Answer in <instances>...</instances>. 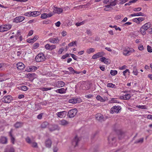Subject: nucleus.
Returning a JSON list of instances; mask_svg holds the SVG:
<instances>
[{"label":"nucleus","mask_w":152,"mask_h":152,"mask_svg":"<svg viewBox=\"0 0 152 152\" xmlns=\"http://www.w3.org/2000/svg\"><path fill=\"white\" fill-rule=\"evenodd\" d=\"M45 58L42 53L38 54L35 58V60L37 62H40L44 61Z\"/></svg>","instance_id":"obj_1"},{"label":"nucleus","mask_w":152,"mask_h":152,"mask_svg":"<svg viewBox=\"0 0 152 152\" xmlns=\"http://www.w3.org/2000/svg\"><path fill=\"white\" fill-rule=\"evenodd\" d=\"M77 112V109L75 108L72 109L68 112L67 116L70 118H73L76 115Z\"/></svg>","instance_id":"obj_2"},{"label":"nucleus","mask_w":152,"mask_h":152,"mask_svg":"<svg viewBox=\"0 0 152 152\" xmlns=\"http://www.w3.org/2000/svg\"><path fill=\"white\" fill-rule=\"evenodd\" d=\"M2 101L5 103H9L13 100L12 97L10 95L4 96L1 99Z\"/></svg>","instance_id":"obj_3"},{"label":"nucleus","mask_w":152,"mask_h":152,"mask_svg":"<svg viewBox=\"0 0 152 152\" xmlns=\"http://www.w3.org/2000/svg\"><path fill=\"white\" fill-rule=\"evenodd\" d=\"M135 50L132 48H126L124 49L123 53L125 56H129Z\"/></svg>","instance_id":"obj_4"},{"label":"nucleus","mask_w":152,"mask_h":152,"mask_svg":"<svg viewBox=\"0 0 152 152\" xmlns=\"http://www.w3.org/2000/svg\"><path fill=\"white\" fill-rule=\"evenodd\" d=\"M11 26L10 24H5L0 26V31L3 32L10 30L11 28Z\"/></svg>","instance_id":"obj_5"},{"label":"nucleus","mask_w":152,"mask_h":152,"mask_svg":"<svg viewBox=\"0 0 152 152\" xmlns=\"http://www.w3.org/2000/svg\"><path fill=\"white\" fill-rule=\"evenodd\" d=\"M48 129L50 131L52 132L56 130H59L60 128L57 125L51 124L49 125Z\"/></svg>","instance_id":"obj_6"},{"label":"nucleus","mask_w":152,"mask_h":152,"mask_svg":"<svg viewBox=\"0 0 152 152\" xmlns=\"http://www.w3.org/2000/svg\"><path fill=\"white\" fill-rule=\"evenodd\" d=\"M80 140V138L78 137L77 135L72 140V145L74 147H76L78 145V143Z\"/></svg>","instance_id":"obj_7"},{"label":"nucleus","mask_w":152,"mask_h":152,"mask_svg":"<svg viewBox=\"0 0 152 152\" xmlns=\"http://www.w3.org/2000/svg\"><path fill=\"white\" fill-rule=\"evenodd\" d=\"M121 107L119 106H114L111 109L110 113H118L119 112V111L121 109Z\"/></svg>","instance_id":"obj_8"},{"label":"nucleus","mask_w":152,"mask_h":152,"mask_svg":"<svg viewBox=\"0 0 152 152\" xmlns=\"http://www.w3.org/2000/svg\"><path fill=\"white\" fill-rule=\"evenodd\" d=\"M81 102V99L80 98H73L69 99V102L72 104L78 103Z\"/></svg>","instance_id":"obj_9"},{"label":"nucleus","mask_w":152,"mask_h":152,"mask_svg":"<svg viewBox=\"0 0 152 152\" xmlns=\"http://www.w3.org/2000/svg\"><path fill=\"white\" fill-rule=\"evenodd\" d=\"M108 140L110 143H111V144L114 146H116V144H115V142H116V139L115 137L112 138L110 136H109L108 138Z\"/></svg>","instance_id":"obj_10"},{"label":"nucleus","mask_w":152,"mask_h":152,"mask_svg":"<svg viewBox=\"0 0 152 152\" xmlns=\"http://www.w3.org/2000/svg\"><path fill=\"white\" fill-rule=\"evenodd\" d=\"M105 55V53L103 52H101L94 54L92 57V58L95 59L99 57Z\"/></svg>","instance_id":"obj_11"},{"label":"nucleus","mask_w":152,"mask_h":152,"mask_svg":"<svg viewBox=\"0 0 152 152\" xmlns=\"http://www.w3.org/2000/svg\"><path fill=\"white\" fill-rule=\"evenodd\" d=\"M66 113H67L66 111H63L57 113L56 115L58 117L62 118L66 116Z\"/></svg>","instance_id":"obj_12"},{"label":"nucleus","mask_w":152,"mask_h":152,"mask_svg":"<svg viewBox=\"0 0 152 152\" xmlns=\"http://www.w3.org/2000/svg\"><path fill=\"white\" fill-rule=\"evenodd\" d=\"M13 130L11 129L9 132V135L10 137L11 142L13 144H14L15 139L12 134Z\"/></svg>","instance_id":"obj_13"},{"label":"nucleus","mask_w":152,"mask_h":152,"mask_svg":"<svg viewBox=\"0 0 152 152\" xmlns=\"http://www.w3.org/2000/svg\"><path fill=\"white\" fill-rule=\"evenodd\" d=\"M55 86L58 88H60L64 86L65 85V83L61 81H58L55 83Z\"/></svg>","instance_id":"obj_14"},{"label":"nucleus","mask_w":152,"mask_h":152,"mask_svg":"<svg viewBox=\"0 0 152 152\" xmlns=\"http://www.w3.org/2000/svg\"><path fill=\"white\" fill-rule=\"evenodd\" d=\"M25 19V18L23 16L17 17L13 20V22L16 23L20 22L23 21Z\"/></svg>","instance_id":"obj_15"},{"label":"nucleus","mask_w":152,"mask_h":152,"mask_svg":"<svg viewBox=\"0 0 152 152\" xmlns=\"http://www.w3.org/2000/svg\"><path fill=\"white\" fill-rule=\"evenodd\" d=\"M4 152H15V150L13 147L7 146L4 149Z\"/></svg>","instance_id":"obj_16"},{"label":"nucleus","mask_w":152,"mask_h":152,"mask_svg":"<svg viewBox=\"0 0 152 152\" xmlns=\"http://www.w3.org/2000/svg\"><path fill=\"white\" fill-rule=\"evenodd\" d=\"M7 138L6 137L1 136L0 138V142L2 144H7Z\"/></svg>","instance_id":"obj_17"},{"label":"nucleus","mask_w":152,"mask_h":152,"mask_svg":"<svg viewBox=\"0 0 152 152\" xmlns=\"http://www.w3.org/2000/svg\"><path fill=\"white\" fill-rule=\"evenodd\" d=\"M96 120L100 121H104L103 116L100 113H98L96 114Z\"/></svg>","instance_id":"obj_18"},{"label":"nucleus","mask_w":152,"mask_h":152,"mask_svg":"<svg viewBox=\"0 0 152 152\" xmlns=\"http://www.w3.org/2000/svg\"><path fill=\"white\" fill-rule=\"evenodd\" d=\"M52 141L50 139H48L45 141V145L46 147L50 148L51 146Z\"/></svg>","instance_id":"obj_19"},{"label":"nucleus","mask_w":152,"mask_h":152,"mask_svg":"<svg viewBox=\"0 0 152 152\" xmlns=\"http://www.w3.org/2000/svg\"><path fill=\"white\" fill-rule=\"evenodd\" d=\"M67 88L64 89V88H61L58 89L55 91L56 93H58L61 94L65 93Z\"/></svg>","instance_id":"obj_20"},{"label":"nucleus","mask_w":152,"mask_h":152,"mask_svg":"<svg viewBox=\"0 0 152 152\" xmlns=\"http://www.w3.org/2000/svg\"><path fill=\"white\" fill-rule=\"evenodd\" d=\"M59 124L63 126H66L69 123V122L64 119H62L59 121Z\"/></svg>","instance_id":"obj_21"},{"label":"nucleus","mask_w":152,"mask_h":152,"mask_svg":"<svg viewBox=\"0 0 152 152\" xmlns=\"http://www.w3.org/2000/svg\"><path fill=\"white\" fill-rule=\"evenodd\" d=\"M17 67L18 69L22 70L24 68L25 66L22 62L18 63L17 64Z\"/></svg>","instance_id":"obj_22"},{"label":"nucleus","mask_w":152,"mask_h":152,"mask_svg":"<svg viewBox=\"0 0 152 152\" xmlns=\"http://www.w3.org/2000/svg\"><path fill=\"white\" fill-rule=\"evenodd\" d=\"M63 12V10L61 8L55 7L54 10V13L59 14Z\"/></svg>","instance_id":"obj_23"},{"label":"nucleus","mask_w":152,"mask_h":152,"mask_svg":"<svg viewBox=\"0 0 152 152\" xmlns=\"http://www.w3.org/2000/svg\"><path fill=\"white\" fill-rule=\"evenodd\" d=\"M49 41L50 42L53 43H57L59 42V40L57 37L56 38H52L49 39Z\"/></svg>","instance_id":"obj_24"},{"label":"nucleus","mask_w":152,"mask_h":152,"mask_svg":"<svg viewBox=\"0 0 152 152\" xmlns=\"http://www.w3.org/2000/svg\"><path fill=\"white\" fill-rule=\"evenodd\" d=\"M23 125V123L17 122L14 125V126L16 128H18L22 127Z\"/></svg>","instance_id":"obj_25"},{"label":"nucleus","mask_w":152,"mask_h":152,"mask_svg":"<svg viewBox=\"0 0 152 152\" xmlns=\"http://www.w3.org/2000/svg\"><path fill=\"white\" fill-rule=\"evenodd\" d=\"M146 30H148V29L151 27V23L149 22L145 24L142 26Z\"/></svg>","instance_id":"obj_26"},{"label":"nucleus","mask_w":152,"mask_h":152,"mask_svg":"<svg viewBox=\"0 0 152 152\" xmlns=\"http://www.w3.org/2000/svg\"><path fill=\"white\" fill-rule=\"evenodd\" d=\"M144 15L145 14L141 12H140L138 13H136L131 14L130 15V16L132 17L140 16H144Z\"/></svg>","instance_id":"obj_27"},{"label":"nucleus","mask_w":152,"mask_h":152,"mask_svg":"<svg viewBox=\"0 0 152 152\" xmlns=\"http://www.w3.org/2000/svg\"><path fill=\"white\" fill-rule=\"evenodd\" d=\"M49 125L48 123L46 121L42 123L41 125V127L42 129H45Z\"/></svg>","instance_id":"obj_28"},{"label":"nucleus","mask_w":152,"mask_h":152,"mask_svg":"<svg viewBox=\"0 0 152 152\" xmlns=\"http://www.w3.org/2000/svg\"><path fill=\"white\" fill-rule=\"evenodd\" d=\"M37 69V67L34 66H30L28 69V71L29 72H34Z\"/></svg>","instance_id":"obj_29"},{"label":"nucleus","mask_w":152,"mask_h":152,"mask_svg":"<svg viewBox=\"0 0 152 152\" xmlns=\"http://www.w3.org/2000/svg\"><path fill=\"white\" fill-rule=\"evenodd\" d=\"M68 69L73 74H79L81 72H77L75 70L73 69L72 67H69L68 68Z\"/></svg>","instance_id":"obj_30"},{"label":"nucleus","mask_w":152,"mask_h":152,"mask_svg":"<svg viewBox=\"0 0 152 152\" xmlns=\"http://www.w3.org/2000/svg\"><path fill=\"white\" fill-rule=\"evenodd\" d=\"M90 4L89 3H88L87 4L84 5H80L77 7H74V8L75 9V8H77V9H79L83 7H85L86 6H88Z\"/></svg>","instance_id":"obj_31"},{"label":"nucleus","mask_w":152,"mask_h":152,"mask_svg":"<svg viewBox=\"0 0 152 152\" xmlns=\"http://www.w3.org/2000/svg\"><path fill=\"white\" fill-rule=\"evenodd\" d=\"M147 30L145 29L142 26L140 29V31L141 34L143 35H145L146 33Z\"/></svg>","instance_id":"obj_32"},{"label":"nucleus","mask_w":152,"mask_h":152,"mask_svg":"<svg viewBox=\"0 0 152 152\" xmlns=\"http://www.w3.org/2000/svg\"><path fill=\"white\" fill-rule=\"evenodd\" d=\"M131 97L130 94H125L123 96V99L124 100H128L130 99Z\"/></svg>","instance_id":"obj_33"},{"label":"nucleus","mask_w":152,"mask_h":152,"mask_svg":"<svg viewBox=\"0 0 152 152\" xmlns=\"http://www.w3.org/2000/svg\"><path fill=\"white\" fill-rule=\"evenodd\" d=\"M107 86L108 87L113 88H116V86L112 83H107Z\"/></svg>","instance_id":"obj_34"},{"label":"nucleus","mask_w":152,"mask_h":152,"mask_svg":"<svg viewBox=\"0 0 152 152\" xmlns=\"http://www.w3.org/2000/svg\"><path fill=\"white\" fill-rule=\"evenodd\" d=\"M124 134L122 132L120 131V133L118 135V139L119 140L121 139L122 138H124Z\"/></svg>","instance_id":"obj_35"},{"label":"nucleus","mask_w":152,"mask_h":152,"mask_svg":"<svg viewBox=\"0 0 152 152\" xmlns=\"http://www.w3.org/2000/svg\"><path fill=\"white\" fill-rule=\"evenodd\" d=\"M40 12L38 11L32 12V16H36L40 14Z\"/></svg>","instance_id":"obj_36"},{"label":"nucleus","mask_w":152,"mask_h":152,"mask_svg":"<svg viewBox=\"0 0 152 152\" xmlns=\"http://www.w3.org/2000/svg\"><path fill=\"white\" fill-rule=\"evenodd\" d=\"M110 6V4L105 6V8L104 9V10L107 11L112 9V8Z\"/></svg>","instance_id":"obj_37"},{"label":"nucleus","mask_w":152,"mask_h":152,"mask_svg":"<svg viewBox=\"0 0 152 152\" xmlns=\"http://www.w3.org/2000/svg\"><path fill=\"white\" fill-rule=\"evenodd\" d=\"M136 107L139 109H147V107L145 105H137Z\"/></svg>","instance_id":"obj_38"},{"label":"nucleus","mask_w":152,"mask_h":152,"mask_svg":"<svg viewBox=\"0 0 152 152\" xmlns=\"http://www.w3.org/2000/svg\"><path fill=\"white\" fill-rule=\"evenodd\" d=\"M144 138H142L140 139L139 140H136L134 142V144H137L138 143H142L143 142Z\"/></svg>","instance_id":"obj_39"},{"label":"nucleus","mask_w":152,"mask_h":152,"mask_svg":"<svg viewBox=\"0 0 152 152\" xmlns=\"http://www.w3.org/2000/svg\"><path fill=\"white\" fill-rule=\"evenodd\" d=\"M77 42L76 41H73L68 44V45L69 46H72L74 45H77Z\"/></svg>","instance_id":"obj_40"},{"label":"nucleus","mask_w":152,"mask_h":152,"mask_svg":"<svg viewBox=\"0 0 152 152\" xmlns=\"http://www.w3.org/2000/svg\"><path fill=\"white\" fill-rule=\"evenodd\" d=\"M133 73H134V75H138V72L137 71V70L136 67H133Z\"/></svg>","instance_id":"obj_41"},{"label":"nucleus","mask_w":152,"mask_h":152,"mask_svg":"<svg viewBox=\"0 0 152 152\" xmlns=\"http://www.w3.org/2000/svg\"><path fill=\"white\" fill-rule=\"evenodd\" d=\"M96 99L102 102H103L104 101V99L99 95H98L97 96Z\"/></svg>","instance_id":"obj_42"},{"label":"nucleus","mask_w":152,"mask_h":152,"mask_svg":"<svg viewBox=\"0 0 152 152\" xmlns=\"http://www.w3.org/2000/svg\"><path fill=\"white\" fill-rule=\"evenodd\" d=\"M94 51V50L93 48H90L87 50L86 52L90 54L91 53L93 52Z\"/></svg>","instance_id":"obj_43"},{"label":"nucleus","mask_w":152,"mask_h":152,"mask_svg":"<svg viewBox=\"0 0 152 152\" xmlns=\"http://www.w3.org/2000/svg\"><path fill=\"white\" fill-rule=\"evenodd\" d=\"M117 73V71L116 70H111L110 72V74L114 76Z\"/></svg>","instance_id":"obj_44"},{"label":"nucleus","mask_w":152,"mask_h":152,"mask_svg":"<svg viewBox=\"0 0 152 152\" xmlns=\"http://www.w3.org/2000/svg\"><path fill=\"white\" fill-rule=\"evenodd\" d=\"M20 89L22 91H26L28 90V88L26 86H23L21 87Z\"/></svg>","instance_id":"obj_45"},{"label":"nucleus","mask_w":152,"mask_h":152,"mask_svg":"<svg viewBox=\"0 0 152 152\" xmlns=\"http://www.w3.org/2000/svg\"><path fill=\"white\" fill-rule=\"evenodd\" d=\"M24 15L27 16H32V12H26L24 13Z\"/></svg>","instance_id":"obj_46"},{"label":"nucleus","mask_w":152,"mask_h":152,"mask_svg":"<svg viewBox=\"0 0 152 152\" xmlns=\"http://www.w3.org/2000/svg\"><path fill=\"white\" fill-rule=\"evenodd\" d=\"M53 88L51 87L50 88H41V90L43 91H47L48 90H50L51 89H52Z\"/></svg>","instance_id":"obj_47"},{"label":"nucleus","mask_w":152,"mask_h":152,"mask_svg":"<svg viewBox=\"0 0 152 152\" xmlns=\"http://www.w3.org/2000/svg\"><path fill=\"white\" fill-rule=\"evenodd\" d=\"M25 140L29 144H31V141L29 137H28L25 139Z\"/></svg>","instance_id":"obj_48"},{"label":"nucleus","mask_w":152,"mask_h":152,"mask_svg":"<svg viewBox=\"0 0 152 152\" xmlns=\"http://www.w3.org/2000/svg\"><path fill=\"white\" fill-rule=\"evenodd\" d=\"M85 23V21H83L81 22L80 23H76V25L78 26H80V25L84 24Z\"/></svg>","instance_id":"obj_49"},{"label":"nucleus","mask_w":152,"mask_h":152,"mask_svg":"<svg viewBox=\"0 0 152 152\" xmlns=\"http://www.w3.org/2000/svg\"><path fill=\"white\" fill-rule=\"evenodd\" d=\"M41 18L43 19H45L47 18L46 13H44L41 14Z\"/></svg>","instance_id":"obj_50"},{"label":"nucleus","mask_w":152,"mask_h":152,"mask_svg":"<svg viewBox=\"0 0 152 152\" xmlns=\"http://www.w3.org/2000/svg\"><path fill=\"white\" fill-rule=\"evenodd\" d=\"M147 50L148 52L151 53L152 52V49L151 46L148 45L147 46Z\"/></svg>","instance_id":"obj_51"},{"label":"nucleus","mask_w":152,"mask_h":152,"mask_svg":"<svg viewBox=\"0 0 152 152\" xmlns=\"http://www.w3.org/2000/svg\"><path fill=\"white\" fill-rule=\"evenodd\" d=\"M39 44L38 43H35L33 46L34 49H35L39 47Z\"/></svg>","instance_id":"obj_52"},{"label":"nucleus","mask_w":152,"mask_h":152,"mask_svg":"<svg viewBox=\"0 0 152 152\" xmlns=\"http://www.w3.org/2000/svg\"><path fill=\"white\" fill-rule=\"evenodd\" d=\"M111 103H118L119 102L115 98H112L111 101Z\"/></svg>","instance_id":"obj_53"},{"label":"nucleus","mask_w":152,"mask_h":152,"mask_svg":"<svg viewBox=\"0 0 152 152\" xmlns=\"http://www.w3.org/2000/svg\"><path fill=\"white\" fill-rule=\"evenodd\" d=\"M141 8L140 7L137 8H135L133 9V10L135 12H138L140 11L141 10Z\"/></svg>","instance_id":"obj_54"},{"label":"nucleus","mask_w":152,"mask_h":152,"mask_svg":"<svg viewBox=\"0 0 152 152\" xmlns=\"http://www.w3.org/2000/svg\"><path fill=\"white\" fill-rule=\"evenodd\" d=\"M72 58L75 60H77V56L73 54H70Z\"/></svg>","instance_id":"obj_55"},{"label":"nucleus","mask_w":152,"mask_h":152,"mask_svg":"<svg viewBox=\"0 0 152 152\" xmlns=\"http://www.w3.org/2000/svg\"><path fill=\"white\" fill-rule=\"evenodd\" d=\"M43 113H41L39 115H38L37 116V118L39 119H42V116L43 115Z\"/></svg>","instance_id":"obj_56"},{"label":"nucleus","mask_w":152,"mask_h":152,"mask_svg":"<svg viewBox=\"0 0 152 152\" xmlns=\"http://www.w3.org/2000/svg\"><path fill=\"white\" fill-rule=\"evenodd\" d=\"M32 144V146L33 147H36L37 146V144L35 142H31V143Z\"/></svg>","instance_id":"obj_57"},{"label":"nucleus","mask_w":152,"mask_h":152,"mask_svg":"<svg viewBox=\"0 0 152 152\" xmlns=\"http://www.w3.org/2000/svg\"><path fill=\"white\" fill-rule=\"evenodd\" d=\"M45 48L47 50H50V45L49 44H48L45 45Z\"/></svg>","instance_id":"obj_58"},{"label":"nucleus","mask_w":152,"mask_h":152,"mask_svg":"<svg viewBox=\"0 0 152 152\" xmlns=\"http://www.w3.org/2000/svg\"><path fill=\"white\" fill-rule=\"evenodd\" d=\"M35 109L37 110H39L41 108L40 105H39V104H35Z\"/></svg>","instance_id":"obj_59"},{"label":"nucleus","mask_w":152,"mask_h":152,"mask_svg":"<svg viewBox=\"0 0 152 152\" xmlns=\"http://www.w3.org/2000/svg\"><path fill=\"white\" fill-rule=\"evenodd\" d=\"M128 1L127 0H121L119 3L120 4H122Z\"/></svg>","instance_id":"obj_60"},{"label":"nucleus","mask_w":152,"mask_h":152,"mask_svg":"<svg viewBox=\"0 0 152 152\" xmlns=\"http://www.w3.org/2000/svg\"><path fill=\"white\" fill-rule=\"evenodd\" d=\"M115 1H110V6H115L116 5V3H115Z\"/></svg>","instance_id":"obj_61"},{"label":"nucleus","mask_w":152,"mask_h":152,"mask_svg":"<svg viewBox=\"0 0 152 152\" xmlns=\"http://www.w3.org/2000/svg\"><path fill=\"white\" fill-rule=\"evenodd\" d=\"M86 33L88 35H91L92 34L91 31L89 29H87Z\"/></svg>","instance_id":"obj_62"},{"label":"nucleus","mask_w":152,"mask_h":152,"mask_svg":"<svg viewBox=\"0 0 152 152\" xmlns=\"http://www.w3.org/2000/svg\"><path fill=\"white\" fill-rule=\"evenodd\" d=\"M104 63L105 64H109L110 63V61L108 59H106L105 58V60Z\"/></svg>","instance_id":"obj_63"},{"label":"nucleus","mask_w":152,"mask_h":152,"mask_svg":"<svg viewBox=\"0 0 152 152\" xmlns=\"http://www.w3.org/2000/svg\"><path fill=\"white\" fill-rule=\"evenodd\" d=\"M58 150V148L56 146H54L53 148V151L54 152H57Z\"/></svg>","instance_id":"obj_64"}]
</instances>
